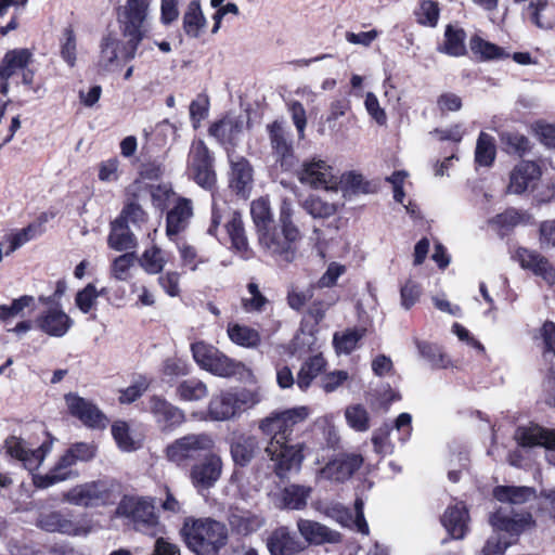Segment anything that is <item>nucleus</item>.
<instances>
[{"mask_svg": "<svg viewBox=\"0 0 555 555\" xmlns=\"http://www.w3.org/2000/svg\"><path fill=\"white\" fill-rule=\"evenodd\" d=\"M257 236L262 251L276 261L289 263L295 259V243L300 238V231L293 222V209L287 199L281 204L279 225L273 224Z\"/></svg>", "mask_w": 555, "mask_h": 555, "instance_id": "obj_1", "label": "nucleus"}, {"mask_svg": "<svg viewBox=\"0 0 555 555\" xmlns=\"http://www.w3.org/2000/svg\"><path fill=\"white\" fill-rule=\"evenodd\" d=\"M180 533L186 546L196 555H218L228 541L225 525L210 517H186Z\"/></svg>", "mask_w": 555, "mask_h": 555, "instance_id": "obj_2", "label": "nucleus"}, {"mask_svg": "<svg viewBox=\"0 0 555 555\" xmlns=\"http://www.w3.org/2000/svg\"><path fill=\"white\" fill-rule=\"evenodd\" d=\"M147 0H127L119 8L118 15L124 23L122 35L127 38L122 56L133 59L140 41L143 38V23L147 16Z\"/></svg>", "mask_w": 555, "mask_h": 555, "instance_id": "obj_3", "label": "nucleus"}, {"mask_svg": "<svg viewBox=\"0 0 555 555\" xmlns=\"http://www.w3.org/2000/svg\"><path fill=\"white\" fill-rule=\"evenodd\" d=\"M117 515L131 517L139 531L151 537L163 532V527L155 515V507L151 500L143 498L125 496L118 504Z\"/></svg>", "mask_w": 555, "mask_h": 555, "instance_id": "obj_4", "label": "nucleus"}, {"mask_svg": "<svg viewBox=\"0 0 555 555\" xmlns=\"http://www.w3.org/2000/svg\"><path fill=\"white\" fill-rule=\"evenodd\" d=\"M215 441L209 434H188L170 442L164 450L167 461L176 465H185L202 452H210Z\"/></svg>", "mask_w": 555, "mask_h": 555, "instance_id": "obj_5", "label": "nucleus"}, {"mask_svg": "<svg viewBox=\"0 0 555 555\" xmlns=\"http://www.w3.org/2000/svg\"><path fill=\"white\" fill-rule=\"evenodd\" d=\"M195 362L204 370L221 377H230L241 373L244 365L236 362L214 346L203 341L194 343L191 347Z\"/></svg>", "mask_w": 555, "mask_h": 555, "instance_id": "obj_6", "label": "nucleus"}, {"mask_svg": "<svg viewBox=\"0 0 555 555\" xmlns=\"http://www.w3.org/2000/svg\"><path fill=\"white\" fill-rule=\"evenodd\" d=\"M36 525L47 532H56L69 537H87L92 530L91 521L87 518L76 520L62 511L40 513Z\"/></svg>", "mask_w": 555, "mask_h": 555, "instance_id": "obj_7", "label": "nucleus"}, {"mask_svg": "<svg viewBox=\"0 0 555 555\" xmlns=\"http://www.w3.org/2000/svg\"><path fill=\"white\" fill-rule=\"evenodd\" d=\"M63 501L80 507H98L112 501L109 486L102 480L77 485L63 494Z\"/></svg>", "mask_w": 555, "mask_h": 555, "instance_id": "obj_8", "label": "nucleus"}, {"mask_svg": "<svg viewBox=\"0 0 555 555\" xmlns=\"http://www.w3.org/2000/svg\"><path fill=\"white\" fill-rule=\"evenodd\" d=\"M266 454L274 464L278 476L284 477L288 472L298 470L304 460V444H291L286 440H270Z\"/></svg>", "mask_w": 555, "mask_h": 555, "instance_id": "obj_9", "label": "nucleus"}, {"mask_svg": "<svg viewBox=\"0 0 555 555\" xmlns=\"http://www.w3.org/2000/svg\"><path fill=\"white\" fill-rule=\"evenodd\" d=\"M309 415L306 406H298L274 414L267 417L260 424V429L270 440H286L289 441V436L293 433V427L305 421Z\"/></svg>", "mask_w": 555, "mask_h": 555, "instance_id": "obj_10", "label": "nucleus"}, {"mask_svg": "<svg viewBox=\"0 0 555 555\" xmlns=\"http://www.w3.org/2000/svg\"><path fill=\"white\" fill-rule=\"evenodd\" d=\"M296 175L302 184L314 189L333 190L338 183L334 168L326 160L317 157L305 160Z\"/></svg>", "mask_w": 555, "mask_h": 555, "instance_id": "obj_11", "label": "nucleus"}, {"mask_svg": "<svg viewBox=\"0 0 555 555\" xmlns=\"http://www.w3.org/2000/svg\"><path fill=\"white\" fill-rule=\"evenodd\" d=\"M4 447L7 453L23 463V466L29 472L40 467L47 454L51 451V442H42L34 447L23 438L11 436L5 439Z\"/></svg>", "mask_w": 555, "mask_h": 555, "instance_id": "obj_12", "label": "nucleus"}, {"mask_svg": "<svg viewBox=\"0 0 555 555\" xmlns=\"http://www.w3.org/2000/svg\"><path fill=\"white\" fill-rule=\"evenodd\" d=\"M190 170L195 182L205 189H211L216 183L212 168V157L203 141L194 142L190 151Z\"/></svg>", "mask_w": 555, "mask_h": 555, "instance_id": "obj_13", "label": "nucleus"}, {"mask_svg": "<svg viewBox=\"0 0 555 555\" xmlns=\"http://www.w3.org/2000/svg\"><path fill=\"white\" fill-rule=\"evenodd\" d=\"M270 145L275 162L284 170H289L295 165V155L289 133L280 121H273L267 126Z\"/></svg>", "mask_w": 555, "mask_h": 555, "instance_id": "obj_14", "label": "nucleus"}, {"mask_svg": "<svg viewBox=\"0 0 555 555\" xmlns=\"http://www.w3.org/2000/svg\"><path fill=\"white\" fill-rule=\"evenodd\" d=\"M363 459L359 454L339 455L318 472L317 479L345 482L361 467Z\"/></svg>", "mask_w": 555, "mask_h": 555, "instance_id": "obj_15", "label": "nucleus"}, {"mask_svg": "<svg viewBox=\"0 0 555 555\" xmlns=\"http://www.w3.org/2000/svg\"><path fill=\"white\" fill-rule=\"evenodd\" d=\"M149 411L164 433L171 431L185 422L184 412L159 396L150 398Z\"/></svg>", "mask_w": 555, "mask_h": 555, "instance_id": "obj_16", "label": "nucleus"}, {"mask_svg": "<svg viewBox=\"0 0 555 555\" xmlns=\"http://www.w3.org/2000/svg\"><path fill=\"white\" fill-rule=\"evenodd\" d=\"M222 473V460L209 452L203 461L194 464L190 472L192 485L198 490H206L215 486Z\"/></svg>", "mask_w": 555, "mask_h": 555, "instance_id": "obj_17", "label": "nucleus"}, {"mask_svg": "<svg viewBox=\"0 0 555 555\" xmlns=\"http://www.w3.org/2000/svg\"><path fill=\"white\" fill-rule=\"evenodd\" d=\"M65 402L69 413L79 418L85 425L94 428L106 426V417L91 401L76 393H67L65 395Z\"/></svg>", "mask_w": 555, "mask_h": 555, "instance_id": "obj_18", "label": "nucleus"}, {"mask_svg": "<svg viewBox=\"0 0 555 555\" xmlns=\"http://www.w3.org/2000/svg\"><path fill=\"white\" fill-rule=\"evenodd\" d=\"M541 178L539 165L531 160H522L517 164L509 173L507 192L511 194H522L533 189Z\"/></svg>", "mask_w": 555, "mask_h": 555, "instance_id": "obj_19", "label": "nucleus"}, {"mask_svg": "<svg viewBox=\"0 0 555 555\" xmlns=\"http://www.w3.org/2000/svg\"><path fill=\"white\" fill-rule=\"evenodd\" d=\"M364 502L361 498H357L354 502L356 516L352 517L351 512L340 503H331L324 508V514L336 520L344 527L354 526L357 530L363 534L369 533V526L363 513Z\"/></svg>", "mask_w": 555, "mask_h": 555, "instance_id": "obj_20", "label": "nucleus"}, {"mask_svg": "<svg viewBox=\"0 0 555 555\" xmlns=\"http://www.w3.org/2000/svg\"><path fill=\"white\" fill-rule=\"evenodd\" d=\"M267 546L271 555H297L307 545L298 539L295 532L282 526L269 535Z\"/></svg>", "mask_w": 555, "mask_h": 555, "instance_id": "obj_21", "label": "nucleus"}, {"mask_svg": "<svg viewBox=\"0 0 555 555\" xmlns=\"http://www.w3.org/2000/svg\"><path fill=\"white\" fill-rule=\"evenodd\" d=\"M516 258L520 267L542 278L547 284L555 285V268L541 254L527 248H518Z\"/></svg>", "mask_w": 555, "mask_h": 555, "instance_id": "obj_22", "label": "nucleus"}, {"mask_svg": "<svg viewBox=\"0 0 555 555\" xmlns=\"http://www.w3.org/2000/svg\"><path fill=\"white\" fill-rule=\"evenodd\" d=\"M193 217L192 201L185 197H178L175 205L168 210L166 218V235L170 240L183 232Z\"/></svg>", "mask_w": 555, "mask_h": 555, "instance_id": "obj_23", "label": "nucleus"}, {"mask_svg": "<svg viewBox=\"0 0 555 555\" xmlns=\"http://www.w3.org/2000/svg\"><path fill=\"white\" fill-rule=\"evenodd\" d=\"M297 529L308 544L321 545L325 543H339L341 541V534L338 531L310 519H298Z\"/></svg>", "mask_w": 555, "mask_h": 555, "instance_id": "obj_24", "label": "nucleus"}, {"mask_svg": "<svg viewBox=\"0 0 555 555\" xmlns=\"http://www.w3.org/2000/svg\"><path fill=\"white\" fill-rule=\"evenodd\" d=\"M490 524L496 532H506L511 535H518L527 528L534 525L530 513L507 515L501 508L490 517Z\"/></svg>", "mask_w": 555, "mask_h": 555, "instance_id": "obj_25", "label": "nucleus"}, {"mask_svg": "<svg viewBox=\"0 0 555 555\" xmlns=\"http://www.w3.org/2000/svg\"><path fill=\"white\" fill-rule=\"evenodd\" d=\"M38 328L52 337L64 336L73 325V320L62 309L55 307L44 311L36 321Z\"/></svg>", "mask_w": 555, "mask_h": 555, "instance_id": "obj_26", "label": "nucleus"}, {"mask_svg": "<svg viewBox=\"0 0 555 555\" xmlns=\"http://www.w3.org/2000/svg\"><path fill=\"white\" fill-rule=\"evenodd\" d=\"M515 438L522 447L542 446L548 450H555V429H546L532 424L519 427Z\"/></svg>", "mask_w": 555, "mask_h": 555, "instance_id": "obj_27", "label": "nucleus"}, {"mask_svg": "<svg viewBox=\"0 0 555 555\" xmlns=\"http://www.w3.org/2000/svg\"><path fill=\"white\" fill-rule=\"evenodd\" d=\"M127 40H120L113 34L105 36L100 44L99 66L105 70H112L119 65L120 61H130L122 56L124 47Z\"/></svg>", "mask_w": 555, "mask_h": 555, "instance_id": "obj_28", "label": "nucleus"}, {"mask_svg": "<svg viewBox=\"0 0 555 555\" xmlns=\"http://www.w3.org/2000/svg\"><path fill=\"white\" fill-rule=\"evenodd\" d=\"M230 186L237 194L247 196L253 184V168L247 159L230 155Z\"/></svg>", "mask_w": 555, "mask_h": 555, "instance_id": "obj_29", "label": "nucleus"}, {"mask_svg": "<svg viewBox=\"0 0 555 555\" xmlns=\"http://www.w3.org/2000/svg\"><path fill=\"white\" fill-rule=\"evenodd\" d=\"M244 120L242 117L227 115L209 128V134L221 144H235L243 132Z\"/></svg>", "mask_w": 555, "mask_h": 555, "instance_id": "obj_30", "label": "nucleus"}, {"mask_svg": "<svg viewBox=\"0 0 555 555\" xmlns=\"http://www.w3.org/2000/svg\"><path fill=\"white\" fill-rule=\"evenodd\" d=\"M442 525L453 539H463L468 530L469 516L463 503L447 508L442 516Z\"/></svg>", "mask_w": 555, "mask_h": 555, "instance_id": "obj_31", "label": "nucleus"}, {"mask_svg": "<svg viewBox=\"0 0 555 555\" xmlns=\"http://www.w3.org/2000/svg\"><path fill=\"white\" fill-rule=\"evenodd\" d=\"M31 60L28 49H13L8 51L0 63V78L10 79L18 72L27 68Z\"/></svg>", "mask_w": 555, "mask_h": 555, "instance_id": "obj_32", "label": "nucleus"}, {"mask_svg": "<svg viewBox=\"0 0 555 555\" xmlns=\"http://www.w3.org/2000/svg\"><path fill=\"white\" fill-rule=\"evenodd\" d=\"M535 489L525 486H498L493 489V496L501 503L521 505L535 499Z\"/></svg>", "mask_w": 555, "mask_h": 555, "instance_id": "obj_33", "label": "nucleus"}, {"mask_svg": "<svg viewBox=\"0 0 555 555\" xmlns=\"http://www.w3.org/2000/svg\"><path fill=\"white\" fill-rule=\"evenodd\" d=\"M524 16L540 29H552L554 17L548 0H530L522 11Z\"/></svg>", "mask_w": 555, "mask_h": 555, "instance_id": "obj_34", "label": "nucleus"}, {"mask_svg": "<svg viewBox=\"0 0 555 555\" xmlns=\"http://www.w3.org/2000/svg\"><path fill=\"white\" fill-rule=\"evenodd\" d=\"M208 414L214 421H228L236 416L238 413L232 391L221 392L212 397L208 405Z\"/></svg>", "mask_w": 555, "mask_h": 555, "instance_id": "obj_35", "label": "nucleus"}, {"mask_svg": "<svg viewBox=\"0 0 555 555\" xmlns=\"http://www.w3.org/2000/svg\"><path fill=\"white\" fill-rule=\"evenodd\" d=\"M310 487L300 485H289L280 493V507L287 509H302L307 505V500L311 494Z\"/></svg>", "mask_w": 555, "mask_h": 555, "instance_id": "obj_36", "label": "nucleus"}, {"mask_svg": "<svg viewBox=\"0 0 555 555\" xmlns=\"http://www.w3.org/2000/svg\"><path fill=\"white\" fill-rule=\"evenodd\" d=\"M107 244L112 249L122 251L133 248L137 242L133 233L129 229V225L116 219L111 224Z\"/></svg>", "mask_w": 555, "mask_h": 555, "instance_id": "obj_37", "label": "nucleus"}, {"mask_svg": "<svg viewBox=\"0 0 555 555\" xmlns=\"http://www.w3.org/2000/svg\"><path fill=\"white\" fill-rule=\"evenodd\" d=\"M326 361L321 354L310 357L304 362L297 374V386L301 390H307L313 379L318 377L325 369Z\"/></svg>", "mask_w": 555, "mask_h": 555, "instance_id": "obj_38", "label": "nucleus"}, {"mask_svg": "<svg viewBox=\"0 0 555 555\" xmlns=\"http://www.w3.org/2000/svg\"><path fill=\"white\" fill-rule=\"evenodd\" d=\"M466 34L462 28L448 25L444 31V42L439 51L451 56H462L466 53Z\"/></svg>", "mask_w": 555, "mask_h": 555, "instance_id": "obj_39", "label": "nucleus"}, {"mask_svg": "<svg viewBox=\"0 0 555 555\" xmlns=\"http://www.w3.org/2000/svg\"><path fill=\"white\" fill-rule=\"evenodd\" d=\"M258 449V441L254 436H238L231 446L234 462L241 466L246 465L254 457Z\"/></svg>", "mask_w": 555, "mask_h": 555, "instance_id": "obj_40", "label": "nucleus"}, {"mask_svg": "<svg viewBox=\"0 0 555 555\" xmlns=\"http://www.w3.org/2000/svg\"><path fill=\"white\" fill-rule=\"evenodd\" d=\"M250 215L257 234L268 230L269 227L274 224L271 206L269 199L266 197H260L251 202Z\"/></svg>", "mask_w": 555, "mask_h": 555, "instance_id": "obj_41", "label": "nucleus"}, {"mask_svg": "<svg viewBox=\"0 0 555 555\" xmlns=\"http://www.w3.org/2000/svg\"><path fill=\"white\" fill-rule=\"evenodd\" d=\"M206 26V20L201 10L199 2L193 0L189 3L183 15V29L190 37L197 38Z\"/></svg>", "mask_w": 555, "mask_h": 555, "instance_id": "obj_42", "label": "nucleus"}, {"mask_svg": "<svg viewBox=\"0 0 555 555\" xmlns=\"http://www.w3.org/2000/svg\"><path fill=\"white\" fill-rule=\"evenodd\" d=\"M227 333L232 343L244 348H256L260 344L258 331L246 325L229 324Z\"/></svg>", "mask_w": 555, "mask_h": 555, "instance_id": "obj_43", "label": "nucleus"}, {"mask_svg": "<svg viewBox=\"0 0 555 555\" xmlns=\"http://www.w3.org/2000/svg\"><path fill=\"white\" fill-rule=\"evenodd\" d=\"M225 229L232 242V246L238 251H246L248 249V241L242 215L238 211L231 214L230 219L225 223Z\"/></svg>", "mask_w": 555, "mask_h": 555, "instance_id": "obj_44", "label": "nucleus"}, {"mask_svg": "<svg viewBox=\"0 0 555 555\" xmlns=\"http://www.w3.org/2000/svg\"><path fill=\"white\" fill-rule=\"evenodd\" d=\"M177 396L182 401H199L207 397V386L197 378L184 379L177 386Z\"/></svg>", "mask_w": 555, "mask_h": 555, "instance_id": "obj_45", "label": "nucleus"}, {"mask_svg": "<svg viewBox=\"0 0 555 555\" xmlns=\"http://www.w3.org/2000/svg\"><path fill=\"white\" fill-rule=\"evenodd\" d=\"M34 311L36 309V299L30 295H23L13 299L11 305H0V321L5 322L10 318L24 317L25 310Z\"/></svg>", "mask_w": 555, "mask_h": 555, "instance_id": "obj_46", "label": "nucleus"}, {"mask_svg": "<svg viewBox=\"0 0 555 555\" xmlns=\"http://www.w3.org/2000/svg\"><path fill=\"white\" fill-rule=\"evenodd\" d=\"M496 154L494 139L486 133L480 132L475 151V160L480 166H491Z\"/></svg>", "mask_w": 555, "mask_h": 555, "instance_id": "obj_47", "label": "nucleus"}, {"mask_svg": "<svg viewBox=\"0 0 555 555\" xmlns=\"http://www.w3.org/2000/svg\"><path fill=\"white\" fill-rule=\"evenodd\" d=\"M61 56L64 62L74 67L77 60V39L72 27H66L60 39Z\"/></svg>", "mask_w": 555, "mask_h": 555, "instance_id": "obj_48", "label": "nucleus"}, {"mask_svg": "<svg viewBox=\"0 0 555 555\" xmlns=\"http://www.w3.org/2000/svg\"><path fill=\"white\" fill-rule=\"evenodd\" d=\"M363 334L364 331L357 328L335 333L333 343L336 351L338 353H350L357 347V344L362 338Z\"/></svg>", "mask_w": 555, "mask_h": 555, "instance_id": "obj_49", "label": "nucleus"}, {"mask_svg": "<svg viewBox=\"0 0 555 555\" xmlns=\"http://www.w3.org/2000/svg\"><path fill=\"white\" fill-rule=\"evenodd\" d=\"M135 262V256L133 253H126L116 257L111 266L112 276L121 282H126L131 279V270Z\"/></svg>", "mask_w": 555, "mask_h": 555, "instance_id": "obj_50", "label": "nucleus"}, {"mask_svg": "<svg viewBox=\"0 0 555 555\" xmlns=\"http://www.w3.org/2000/svg\"><path fill=\"white\" fill-rule=\"evenodd\" d=\"M112 435L122 451L130 452L137 450L140 444L130 435L129 426L126 422L117 421L112 425Z\"/></svg>", "mask_w": 555, "mask_h": 555, "instance_id": "obj_51", "label": "nucleus"}, {"mask_svg": "<svg viewBox=\"0 0 555 555\" xmlns=\"http://www.w3.org/2000/svg\"><path fill=\"white\" fill-rule=\"evenodd\" d=\"M166 259L163 256V251L160 248L153 246L146 249L140 259L141 267L149 274H157L162 272L166 264Z\"/></svg>", "mask_w": 555, "mask_h": 555, "instance_id": "obj_52", "label": "nucleus"}, {"mask_svg": "<svg viewBox=\"0 0 555 555\" xmlns=\"http://www.w3.org/2000/svg\"><path fill=\"white\" fill-rule=\"evenodd\" d=\"M439 13V5L433 0H423L415 10L417 23L429 27H435L437 25Z\"/></svg>", "mask_w": 555, "mask_h": 555, "instance_id": "obj_53", "label": "nucleus"}, {"mask_svg": "<svg viewBox=\"0 0 555 555\" xmlns=\"http://www.w3.org/2000/svg\"><path fill=\"white\" fill-rule=\"evenodd\" d=\"M470 49L475 54H479L483 60H496L506 56L500 47L477 36L472 38Z\"/></svg>", "mask_w": 555, "mask_h": 555, "instance_id": "obj_54", "label": "nucleus"}, {"mask_svg": "<svg viewBox=\"0 0 555 555\" xmlns=\"http://www.w3.org/2000/svg\"><path fill=\"white\" fill-rule=\"evenodd\" d=\"M500 138L507 153L524 155L530 149L529 140L518 132H502Z\"/></svg>", "mask_w": 555, "mask_h": 555, "instance_id": "obj_55", "label": "nucleus"}, {"mask_svg": "<svg viewBox=\"0 0 555 555\" xmlns=\"http://www.w3.org/2000/svg\"><path fill=\"white\" fill-rule=\"evenodd\" d=\"M117 220L127 225H140L146 221V214L134 199L128 198Z\"/></svg>", "mask_w": 555, "mask_h": 555, "instance_id": "obj_56", "label": "nucleus"}, {"mask_svg": "<svg viewBox=\"0 0 555 555\" xmlns=\"http://www.w3.org/2000/svg\"><path fill=\"white\" fill-rule=\"evenodd\" d=\"M347 423L350 427L358 431H365L369 429V414L367 411L360 404L348 406L345 412Z\"/></svg>", "mask_w": 555, "mask_h": 555, "instance_id": "obj_57", "label": "nucleus"}, {"mask_svg": "<svg viewBox=\"0 0 555 555\" xmlns=\"http://www.w3.org/2000/svg\"><path fill=\"white\" fill-rule=\"evenodd\" d=\"M305 210L313 218H327L336 212L334 204L322 201L319 197H309L304 203Z\"/></svg>", "mask_w": 555, "mask_h": 555, "instance_id": "obj_58", "label": "nucleus"}, {"mask_svg": "<svg viewBox=\"0 0 555 555\" xmlns=\"http://www.w3.org/2000/svg\"><path fill=\"white\" fill-rule=\"evenodd\" d=\"M40 234V225L38 224H29L27 228H24L13 234L10 235V249L7 254L12 253L35 238Z\"/></svg>", "mask_w": 555, "mask_h": 555, "instance_id": "obj_59", "label": "nucleus"}, {"mask_svg": "<svg viewBox=\"0 0 555 555\" xmlns=\"http://www.w3.org/2000/svg\"><path fill=\"white\" fill-rule=\"evenodd\" d=\"M209 100L205 94H199L190 104V118L193 122V127L196 129L199 127L202 120L208 115Z\"/></svg>", "mask_w": 555, "mask_h": 555, "instance_id": "obj_60", "label": "nucleus"}, {"mask_svg": "<svg viewBox=\"0 0 555 555\" xmlns=\"http://www.w3.org/2000/svg\"><path fill=\"white\" fill-rule=\"evenodd\" d=\"M101 295L93 284H88L82 291L78 292L75 298L76 306L83 313H88Z\"/></svg>", "mask_w": 555, "mask_h": 555, "instance_id": "obj_61", "label": "nucleus"}, {"mask_svg": "<svg viewBox=\"0 0 555 555\" xmlns=\"http://www.w3.org/2000/svg\"><path fill=\"white\" fill-rule=\"evenodd\" d=\"M232 396L238 414L253 408L259 402L258 395L249 389L232 391Z\"/></svg>", "mask_w": 555, "mask_h": 555, "instance_id": "obj_62", "label": "nucleus"}, {"mask_svg": "<svg viewBox=\"0 0 555 555\" xmlns=\"http://www.w3.org/2000/svg\"><path fill=\"white\" fill-rule=\"evenodd\" d=\"M348 378L349 374L347 371H333L321 378V387L325 392L330 393L337 390Z\"/></svg>", "mask_w": 555, "mask_h": 555, "instance_id": "obj_63", "label": "nucleus"}, {"mask_svg": "<svg viewBox=\"0 0 555 555\" xmlns=\"http://www.w3.org/2000/svg\"><path fill=\"white\" fill-rule=\"evenodd\" d=\"M390 431L391 427L385 424L374 433L372 437V442L377 453L387 454L391 452L392 447L389 442Z\"/></svg>", "mask_w": 555, "mask_h": 555, "instance_id": "obj_64", "label": "nucleus"}]
</instances>
